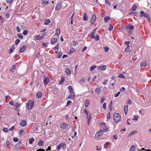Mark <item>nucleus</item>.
<instances>
[{
	"label": "nucleus",
	"mask_w": 151,
	"mask_h": 151,
	"mask_svg": "<svg viewBox=\"0 0 151 151\" xmlns=\"http://www.w3.org/2000/svg\"><path fill=\"white\" fill-rule=\"evenodd\" d=\"M34 103L32 100L29 101L26 105V108L28 109H31L33 106Z\"/></svg>",
	"instance_id": "f257e3e1"
},
{
	"label": "nucleus",
	"mask_w": 151,
	"mask_h": 151,
	"mask_svg": "<svg viewBox=\"0 0 151 151\" xmlns=\"http://www.w3.org/2000/svg\"><path fill=\"white\" fill-rule=\"evenodd\" d=\"M121 116L120 114L118 113H115L114 115V121L117 123L120 119Z\"/></svg>",
	"instance_id": "f03ea898"
},
{
	"label": "nucleus",
	"mask_w": 151,
	"mask_h": 151,
	"mask_svg": "<svg viewBox=\"0 0 151 151\" xmlns=\"http://www.w3.org/2000/svg\"><path fill=\"white\" fill-rule=\"evenodd\" d=\"M68 126V124L65 122H62L60 124V127L62 129H65L67 128Z\"/></svg>",
	"instance_id": "7ed1b4c3"
},
{
	"label": "nucleus",
	"mask_w": 151,
	"mask_h": 151,
	"mask_svg": "<svg viewBox=\"0 0 151 151\" xmlns=\"http://www.w3.org/2000/svg\"><path fill=\"white\" fill-rule=\"evenodd\" d=\"M104 133V131L103 130H100L97 132L95 135V137H96L98 138L99 136L102 135Z\"/></svg>",
	"instance_id": "20e7f679"
},
{
	"label": "nucleus",
	"mask_w": 151,
	"mask_h": 151,
	"mask_svg": "<svg viewBox=\"0 0 151 151\" xmlns=\"http://www.w3.org/2000/svg\"><path fill=\"white\" fill-rule=\"evenodd\" d=\"M60 2H59L57 3L55 7V10L56 11H58L61 9L62 6Z\"/></svg>",
	"instance_id": "39448f33"
},
{
	"label": "nucleus",
	"mask_w": 151,
	"mask_h": 151,
	"mask_svg": "<svg viewBox=\"0 0 151 151\" xmlns=\"http://www.w3.org/2000/svg\"><path fill=\"white\" fill-rule=\"evenodd\" d=\"M44 85L46 86L47 84L48 83L50 82V80L48 77H46L45 76H44Z\"/></svg>",
	"instance_id": "423d86ee"
},
{
	"label": "nucleus",
	"mask_w": 151,
	"mask_h": 151,
	"mask_svg": "<svg viewBox=\"0 0 151 151\" xmlns=\"http://www.w3.org/2000/svg\"><path fill=\"white\" fill-rule=\"evenodd\" d=\"M134 28V27L132 25L130 24H128L125 27V29L127 30H132Z\"/></svg>",
	"instance_id": "0eeeda50"
},
{
	"label": "nucleus",
	"mask_w": 151,
	"mask_h": 151,
	"mask_svg": "<svg viewBox=\"0 0 151 151\" xmlns=\"http://www.w3.org/2000/svg\"><path fill=\"white\" fill-rule=\"evenodd\" d=\"M75 97V93L70 94L69 96L67 97L66 99V100H67L68 99H73Z\"/></svg>",
	"instance_id": "6e6552de"
},
{
	"label": "nucleus",
	"mask_w": 151,
	"mask_h": 151,
	"mask_svg": "<svg viewBox=\"0 0 151 151\" xmlns=\"http://www.w3.org/2000/svg\"><path fill=\"white\" fill-rule=\"evenodd\" d=\"M147 65V60H146L140 63V66L141 68L146 67Z\"/></svg>",
	"instance_id": "1a4fd4ad"
},
{
	"label": "nucleus",
	"mask_w": 151,
	"mask_h": 151,
	"mask_svg": "<svg viewBox=\"0 0 151 151\" xmlns=\"http://www.w3.org/2000/svg\"><path fill=\"white\" fill-rule=\"evenodd\" d=\"M86 115L87 118L88 119V124H89L91 118V113L90 112H89L88 113L86 114Z\"/></svg>",
	"instance_id": "9d476101"
},
{
	"label": "nucleus",
	"mask_w": 151,
	"mask_h": 151,
	"mask_svg": "<svg viewBox=\"0 0 151 151\" xmlns=\"http://www.w3.org/2000/svg\"><path fill=\"white\" fill-rule=\"evenodd\" d=\"M96 19V17L95 15V14L93 15L92 16V18L91 19V20L90 22L91 23L93 24L95 22Z\"/></svg>",
	"instance_id": "9b49d317"
},
{
	"label": "nucleus",
	"mask_w": 151,
	"mask_h": 151,
	"mask_svg": "<svg viewBox=\"0 0 151 151\" xmlns=\"http://www.w3.org/2000/svg\"><path fill=\"white\" fill-rule=\"evenodd\" d=\"M27 122L25 120H23L21 121L20 123V125L22 127H24L26 125Z\"/></svg>",
	"instance_id": "f8f14e48"
},
{
	"label": "nucleus",
	"mask_w": 151,
	"mask_h": 151,
	"mask_svg": "<svg viewBox=\"0 0 151 151\" xmlns=\"http://www.w3.org/2000/svg\"><path fill=\"white\" fill-rule=\"evenodd\" d=\"M106 68V66L105 65H103L102 66H99L98 67V69L101 70H104Z\"/></svg>",
	"instance_id": "ddd939ff"
},
{
	"label": "nucleus",
	"mask_w": 151,
	"mask_h": 151,
	"mask_svg": "<svg viewBox=\"0 0 151 151\" xmlns=\"http://www.w3.org/2000/svg\"><path fill=\"white\" fill-rule=\"evenodd\" d=\"M57 39L56 38H52L51 40V44H54L56 42Z\"/></svg>",
	"instance_id": "4468645a"
},
{
	"label": "nucleus",
	"mask_w": 151,
	"mask_h": 151,
	"mask_svg": "<svg viewBox=\"0 0 151 151\" xmlns=\"http://www.w3.org/2000/svg\"><path fill=\"white\" fill-rule=\"evenodd\" d=\"M144 17H146L147 19L149 22H150V17L148 13H145Z\"/></svg>",
	"instance_id": "2eb2a0df"
},
{
	"label": "nucleus",
	"mask_w": 151,
	"mask_h": 151,
	"mask_svg": "<svg viewBox=\"0 0 151 151\" xmlns=\"http://www.w3.org/2000/svg\"><path fill=\"white\" fill-rule=\"evenodd\" d=\"M68 88L69 89V92L70 94H72L73 93H73V88L71 86H68Z\"/></svg>",
	"instance_id": "dca6fc26"
},
{
	"label": "nucleus",
	"mask_w": 151,
	"mask_h": 151,
	"mask_svg": "<svg viewBox=\"0 0 151 151\" xmlns=\"http://www.w3.org/2000/svg\"><path fill=\"white\" fill-rule=\"evenodd\" d=\"M65 72L67 75H68L71 72L70 69L67 68L65 70Z\"/></svg>",
	"instance_id": "f3484780"
},
{
	"label": "nucleus",
	"mask_w": 151,
	"mask_h": 151,
	"mask_svg": "<svg viewBox=\"0 0 151 151\" xmlns=\"http://www.w3.org/2000/svg\"><path fill=\"white\" fill-rule=\"evenodd\" d=\"M37 98H41L42 96V93L41 92H39L37 94Z\"/></svg>",
	"instance_id": "a211bd4d"
},
{
	"label": "nucleus",
	"mask_w": 151,
	"mask_h": 151,
	"mask_svg": "<svg viewBox=\"0 0 151 151\" xmlns=\"http://www.w3.org/2000/svg\"><path fill=\"white\" fill-rule=\"evenodd\" d=\"M95 32H94L92 30V31L91 33L90 37L91 38L94 39L95 38V36L94 35V34Z\"/></svg>",
	"instance_id": "6ab92c4d"
},
{
	"label": "nucleus",
	"mask_w": 151,
	"mask_h": 151,
	"mask_svg": "<svg viewBox=\"0 0 151 151\" xmlns=\"http://www.w3.org/2000/svg\"><path fill=\"white\" fill-rule=\"evenodd\" d=\"M88 17L87 16V13H85L83 14V19L84 21H86L88 20Z\"/></svg>",
	"instance_id": "aec40b11"
},
{
	"label": "nucleus",
	"mask_w": 151,
	"mask_h": 151,
	"mask_svg": "<svg viewBox=\"0 0 151 151\" xmlns=\"http://www.w3.org/2000/svg\"><path fill=\"white\" fill-rule=\"evenodd\" d=\"M128 106L127 105L125 106L124 107V112L125 114L126 115L128 111Z\"/></svg>",
	"instance_id": "412c9836"
},
{
	"label": "nucleus",
	"mask_w": 151,
	"mask_h": 151,
	"mask_svg": "<svg viewBox=\"0 0 151 151\" xmlns=\"http://www.w3.org/2000/svg\"><path fill=\"white\" fill-rule=\"evenodd\" d=\"M90 101L88 100H87L85 102V106L86 107H88V105L89 104Z\"/></svg>",
	"instance_id": "4be33fe9"
},
{
	"label": "nucleus",
	"mask_w": 151,
	"mask_h": 151,
	"mask_svg": "<svg viewBox=\"0 0 151 151\" xmlns=\"http://www.w3.org/2000/svg\"><path fill=\"white\" fill-rule=\"evenodd\" d=\"M35 139L33 137H32L31 138H30L29 139V143L30 144H32L33 143V142L34 141Z\"/></svg>",
	"instance_id": "5701e85b"
},
{
	"label": "nucleus",
	"mask_w": 151,
	"mask_h": 151,
	"mask_svg": "<svg viewBox=\"0 0 151 151\" xmlns=\"http://www.w3.org/2000/svg\"><path fill=\"white\" fill-rule=\"evenodd\" d=\"M60 33V29H57L56 30V32L55 34L56 36H58Z\"/></svg>",
	"instance_id": "b1692460"
},
{
	"label": "nucleus",
	"mask_w": 151,
	"mask_h": 151,
	"mask_svg": "<svg viewBox=\"0 0 151 151\" xmlns=\"http://www.w3.org/2000/svg\"><path fill=\"white\" fill-rule=\"evenodd\" d=\"M43 145V141L41 140L39 141L38 143V145L39 146H42Z\"/></svg>",
	"instance_id": "393cba45"
},
{
	"label": "nucleus",
	"mask_w": 151,
	"mask_h": 151,
	"mask_svg": "<svg viewBox=\"0 0 151 151\" xmlns=\"http://www.w3.org/2000/svg\"><path fill=\"white\" fill-rule=\"evenodd\" d=\"M110 19H111V18L109 17V16L106 17L104 18V21L105 22H108V21L109 20H110Z\"/></svg>",
	"instance_id": "a878e982"
},
{
	"label": "nucleus",
	"mask_w": 151,
	"mask_h": 151,
	"mask_svg": "<svg viewBox=\"0 0 151 151\" xmlns=\"http://www.w3.org/2000/svg\"><path fill=\"white\" fill-rule=\"evenodd\" d=\"M95 92L98 94L101 93V90L99 88H97L95 89Z\"/></svg>",
	"instance_id": "bb28decb"
},
{
	"label": "nucleus",
	"mask_w": 151,
	"mask_h": 151,
	"mask_svg": "<svg viewBox=\"0 0 151 151\" xmlns=\"http://www.w3.org/2000/svg\"><path fill=\"white\" fill-rule=\"evenodd\" d=\"M131 50V49H130V48H125V52L128 53H129Z\"/></svg>",
	"instance_id": "cd10ccee"
},
{
	"label": "nucleus",
	"mask_w": 151,
	"mask_h": 151,
	"mask_svg": "<svg viewBox=\"0 0 151 151\" xmlns=\"http://www.w3.org/2000/svg\"><path fill=\"white\" fill-rule=\"evenodd\" d=\"M44 22L45 24H48L50 23L51 22L49 19H46L45 20Z\"/></svg>",
	"instance_id": "c85d7f7f"
},
{
	"label": "nucleus",
	"mask_w": 151,
	"mask_h": 151,
	"mask_svg": "<svg viewBox=\"0 0 151 151\" xmlns=\"http://www.w3.org/2000/svg\"><path fill=\"white\" fill-rule=\"evenodd\" d=\"M137 7V6L136 5H134L132 8V10L133 11H134L136 10Z\"/></svg>",
	"instance_id": "c756f323"
},
{
	"label": "nucleus",
	"mask_w": 151,
	"mask_h": 151,
	"mask_svg": "<svg viewBox=\"0 0 151 151\" xmlns=\"http://www.w3.org/2000/svg\"><path fill=\"white\" fill-rule=\"evenodd\" d=\"M43 38V36H41L39 35H37L36 37V39L37 40H40Z\"/></svg>",
	"instance_id": "7c9ffc66"
},
{
	"label": "nucleus",
	"mask_w": 151,
	"mask_h": 151,
	"mask_svg": "<svg viewBox=\"0 0 151 151\" xmlns=\"http://www.w3.org/2000/svg\"><path fill=\"white\" fill-rule=\"evenodd\" d=\"M130 43V42L129 41H126L124 42V44L126 45L127 47H130V46L129 44Z\"/></svg>",
	"instance_id": "2f4dec72"
},
{
	"label": "nucleus",
	"mask_w": 151,
	"mask_h": 151,
	"mask_svg": "<svg viewBox=\"0 0 151 151\" xmlns=\"http://www.w3.org/2000/svg\"><path fill=\"white\" fill-rule=\"evenodd\" d=\"M26 48H20L19 50V53H22L24 51L26 50Z\"/></svg>",
	"instance_id": "473e14b6"
},
{
	"label": "nucleus",
	"mask_w": 151,
	"mask_h": 151,
	"mask_svg": "<svg viewBox=\"0 0 151 151\" xmlns=\"http://www.w3.org/2000/svg\"><path fill=\"white\" fill-rule=\"evenodd\" d=\"M15 110H17V108L19 107L20 106L19 104L18 103H16L15 104Z\"/></svg>",
	"instance_id": "72a5a7b5"
},
{
	"label": "nucleus",
	"mask_w": 151,
	"mask_h": 151,
	"mask_svg": "<svg viewBox=\"0 0 151 151\" xmlns=\"http://www.w3.org/2000/svg\"><path fill=\"white\" fill-rule=\"evenodd\" d=\"M62 54V52H61L60 51L59 52L58 54L56 56V57L58 58H60L61 57V56Z\"/></svg>",
	"instance_id": "f704fd0d"
},
{
	"label": "nucleus",
	"mask_w": 151,
	"mask_h": 151,
	"mask_svg": "<svg viewBox=\"0 0 151 151\" xmlns=\"http://www.w3.org/2000/svg\"><path fill=\"white\" fill-rule=\"evenodd\" d=\"M140 14L139 15V16L140 17H144L145 13L143 11H141L140 12Z\"/></svg>",
	"instance_id": "c9c22d12"
},
{
	"label": "nucleus",
	"mask_w": 151,
	"mask_h": 151,
	"mask_svg": "<svg viewBox=\"0 0 151 151\" xmlns=\"http://www.w3.org/2000/svg\"><path fill=\"white\" fill-rule=\"evenodd\" d=\"M62 143H61L58 145L57 147V149L58 150H59L60 149V148L62 147Z\"/></svg>",
	"instance_id": "e433bc0d"
},
{
	"label": "nucleus",
	"mask_w": 151,
	"mask_h": 151,
	"mask_svg": "<svg viewBox=\"0 0 151 151\" xmlns=\"http://www.w3.org/2000/svg\"><path fill=\"white\" fill-rule=\"evenodd\" d=\"M135 149V147L134 146H132L129 149V151H134Z\"/></svg>",
	"instance_id": "4c0bfd02"
},
{
	"label": "nucleus",
	"mask_w": 151,
	"mask_h": 151,
	"mask_svg": "<svg viewBox=\"0 0 151 151\" xmlns=\"http://www.w3.org/2000/svg\"><path fill=\"white\" fill-rule=\"evenodd\" d=\"M15 148L16 150H19L20 148V145H18V144H16L15 146Z\"/></svg>",
	"instance_id": "58836bf2"
},
{
	"label": "nucleus",
	"mask_w": 151,
	"mask_h": 151,
	"mask_svg": "<svg viewBox=\"0 0 151 151\" xmlns=\"http://www.w3.org/2000/svg\"><path fill=\"white\" fill-rule=\"evenodd\" d=\"M101 125L102 126H103V128H104L106 127L107 126L106 123L104 122H103L101 123Z\"/></svg>",
	"instance_id": "ea45409f"
},
{
	"label": "nucleus",
	"mask_w": 151,
	"mask_h": 151,
	"mask_svg": "<svg viewBox=\"0 0 151 151\" xmlns=\"http://www.w3.org/2000/svg\"><path fill=\"white\" fill-rule=\"evenodd\" d=\"M96 67V65H93L91 66L90 68V70L91 71H92Z\"/></svg>",
	"instance_id": "a19ab883"
},
{
	"label": "nucleus",
	"mask_w": 151,
	"mask_h": 151,
	"mask_svg": "<svg viewBox=\"0 0 151 151\" xmlns=\"http://www.w3.org/2000/svg\"><path fill=\"white\" fill-rule=\"evenodd\" d=\"M137 132V131H132L129 135V136H132L134 135L135 133Z\"/></svg>",
	"instance_id": "79ce46f5"
},
{
	"label": "nucleus",
	"mask_w": 151,
	"mask_h": 151,
	"mask_svg": "<svg viewBox=\"0 0 151 151\" xmlns=\"http://www.w3.org/2000/svg\"><path fill=\"white\" fill-rule=\"evenodd\" d=\"M19 133L21 135H22V136L24 134V130H23L21 129L20 130Z\"/></svg>",
	"instance_id": "37998d69"
},
{
	"label": "nucleus",
	"mask_w": 151,
	"mask_h": 151,
	"mask_svg": "<svg viewBox=\"0 0 151 151\" xmlns=\"http://www.w3.org/2000/svg\"><path fill=\"white\" fill-rule=\"evenodd\" d=\"M3 130L5 132H9V130L6 127H4L3 129Z\"/></svg>",
	"instance_id": "c03bdc74"
},
{
	"label": "nucleus",
	"mask_w": 151,
	"mask_h": 151,
	"mask_svg": "<svg viewBox=\"0 0 151 151\" xmlns=\"http://www.w3.org/2000/svg\"><path fill=\"white\" fill-rule=\"evenodd\" d=\"M94 39L96 41H97L99 40V37L98 35H96Z\"/></svg>",
	"instance_id": "a18cd8bd"
},
{
	"label": "nucleus",
	"mask_w": 151,
	"mask_h": 151,
	"mask_svg": "<svg viewBox=\"0 0 151 151\" xmlns=\"http://www.w3.org/2000/svg\"><path fill=\"white\" fill-rule=\"evenodd\" d=\"M15 48H10L9 50V54H10L12 53L14 50Z\"/></svg>",
	"instance_id": "49530a36"
},
{
	"label": "nucleus",
	"mask_w": 151,
	"mask_h": 151,
	"mask_svg": "<svg viewBox=\"0 0 151 151\" xmlns=\"http://www.w3.org/2000/svg\"><path fill=\"white\" fill-rule=\"evenodd\" d=\"M65 81V78L64 77H63L62 76L61 77V80L60 82L59 83V84Z\"/></svg>",
	"instance_id": "de8ad7c7"
},
{
	"label": "nucleus",
	"mask_w": 151,
	"mask_h": 151,
	"mask_svg": "<svg viewBox=\"0 0 151 151\" xmlns=\"http://www.w3.org/2000/svg\"><path fill=\"white\" fill-rule=\"evenodd\" d=\"M140 151H151L150 150H146L144 148H142L139 150Z\"/></svg>",
	"instance_id": "09e8293b"
},
{
	"label": "nucleus",
	"mask_w": 151,
	"mask_h": 151,
	"mask_svg": "<svg viewBox=\"0 0 151 151\" xmlns=\"http://www.w3.org/2000/svg\"><path fill=\"white\" fill-rule=\"evenodd\" d=\"M48 45V42L46 43H42V45L44 47H46Z\"/></svg>",
	"instance_id": "8fccbe9b"
},
{
	"label": "nucleus",
	"mask_w": 151,
	"mask_h": 151,
	"mask_svg": "<svg viewBox=\"0 0 151 151\" xmlns=\"http://www.w3.org/2000/svg\"><path fill=\"white\" fill-rule=\"evenodd\" d=\"M28 31L27 30H25L24 31V32H23V34L24 35H27L28 34Z\"/></svg>",
	"instance_id": "3c124183"
},
{
	"label": "nucleus",
	"mask_w": 151,
	"mask_h": 151,
	"mask_svg": "<svg viewBox=\"0 0 151 151\" xmlns=\"http://www.w3.org/2000/svg\"><path fill=\"white\" fill-rule=\"evenodd\" d=\"M17 36H18V37H19V38H20L21 39L23 38V35L20 33L18 34H17Z\"/></svg>",
	"instance_id": "603ef678"
},
{
	"label": "nucleus",
	"mask_w": 151,
	"mask_h": 151,
	"mask_svg": "<svg viewBox=\"0 0 151 151\" xmlns=\"http://www.w3.org/2000/svg\"><path fill=\"white\" fill-rule=\"evenodd\" d=\"M16 29L17 31L18 32H19L20 31V28L18 26H17L16 27Z\"/></svg>",
	"instance_id": "864d4df0"
},
{
	"label": "nucleus",
	"mask_w": 151,
	"mask_h": 151,
	"mask_svg": "<svg viewBox=\"0 0 151 151\" xmlns=\"http://www.w3.org/2000/svg\"><path fill=\"white\" fill-rule=\"evenodd\" d=\"M20 42V40L19 39H17L15 41V45H17L18 44V43Z\"/></svg>",
	"instance_id": "5fc2aeb1"
},
{
	"label": "nucleus",
	"mask_w": 151,
	"mask_h": 151,
	"mask_svg": "<svg viewBox=\"0 0 151 151\" xmlns=\"http://www.w3.org/2000/svg\"><path fill=\"white\" fill-rule=\"evenodd\" d=\"M113 27L111 24H110L109 30L110 31H111L113 29Z\"/></svg>",
	"instance_id": "6e6d98bb"
},
{
	"label": "nucleus",
	"mask_w": 151,
	"mask_h": 151,
	"mask_svg": "<svg viewBox=\"0 0 151 151\" xmlns=\"http://www.w3.org/2000/svg\"><path fill=\"white\" fill-rule=\"evenodd\" d=\"M16 67V65H13V67H12V68L10 69V71L11 72H12V70L14 69H15V68Z\"/></svg>",
	"instance_id": "4d7b16f0"
},
{
	"label": "nucleus",
	"mask_w": 151,
	"mask_h": 151,
	"mask_svg": "<svg viewBox=\"0 0 151 151\" xmlns=\"http://www.w3.org/2000/svg\"><path fill=\"white\" fill-rule=\"evenodd\" d=\"M107 119H109L110 118V113L108 112L107 114Z\"/></svg>",
	"instance_id": "13d9d810"
},
{
	"label": "nucleus",
	"mask_w": 151,
	"mask_h": 151,
	"mask_svg": "<svg viewBox=\"0 0 151 151\" xmlns=\"http://www.w3.org/2000/svg\"><path fill=\"white\" fill-rule=\"evenodd\" d=\"M103 129L104 131L106 132H107L109 130V128L107 127V126L104 128H103Z\"/></svg>",
	"instance_id": "bf43d9fd"
},
{
	"label": "nucleus",
	"mask_w": 151,
	"mask_h": 151,
	"mask_svg": "<svg viewBox=\"0 0 151 151\" xmlns=\"http://www.w3.org/2000/svg\"><path fill=\"white\" fill-rule=\"evenodd\" d=\"M59 48H53V49L54 51H55V52L57 53H58V50Z\"/></svg>",
	"instance_id": "052dcab7"
},
{
	"label": "nucleus",
	"mask_w": 151,
	"mask_h": 151,
	"mask_svg": "<svg viewBox=\"0 0 151 151\" xmlns=\"http://www.w3.org/2000/svg\"><path fill=\"white\" fill-rule=\"evenodd\" d=\"M104 99H105V98H104V96L102 97L101 99V103H102L104 102Z\"/></svg>",
	"instance_id": "680f3d73"
},
{
	"label": "nucleus",
	"mask_w": 151,
	"mask_h": 151,
	"mask_svg": "<svg viewBox=\"0 0 151 151\" xmlns=\"http://www.w3.org/2000/svg\"><path fill=\"white\" fill-rule=\"evenodd\" d=\"M119 77L120 78H125V77L122 74H119Z\"/></svg>",
	"instance_id": "e2e57ef3"
},
{
	"label": "nucleus",
	"mask_w": 151,
	"mask_h": 151,
	"mask_svg": "<svg viewBox=\"0 0 151 151\" xmlns=\"http://www.w3.org/2000/svg\"><path fill=\"white\" fill-rule=\"evenodd\" d=\"M71 103H72V102L71 101H68L67 103V104L65 106H68Z\"/></svg>",
	"instance_id": "0e129e2a"
},
{
	"label": "nucleus",
	"mask_w": 151,
	"mask_h": 151,
	"mask_svg": "<svg viewBox=\"0 0 151 151\" xmlns=\"http://www.w3.org/2000/svg\"><path fill=\"white\" fill-rule=\"evenodd\" d=\"M13 140L14 142H18V138H16V137H14L13 139Z\"/></svg>",
	"instance_id": "69168bd1"
},
{
	"label": "nucleus",
	"mask_w": 151,
	"mask_h": 151,
	"mask_svg": "<svg viewBox=\"0 0 151 151\" xmlns=\"http://www.w3.org/2000/svg\"><path fill=\"white\" fill-rule=\"evenodd\" d=\"M109 142H106L104 146V148H106L107 147V145H109Z\"/></svg>",
	"instance_id": "338daca9"
},
{
	"label": "nucleus",
	"mask_w": 151,
	"mask_h": 151,
	"mask_svg": "<svg viewBox=\"0 0 151 151\" xmlns=\"http://www.w3.org/2000/svg\"><path fill=\"white\" fill-rule=\"evenodd\" d=\"M126 104H132V103H131V100L130 99H129L126 102Z\"/></svg>",
	"instance_id": "774afa93"
}]
</instances>
